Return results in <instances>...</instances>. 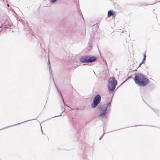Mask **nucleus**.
<instances>
[{"instance_id":"0eeeda50","label":"nucleus","mask_w":160,"mask_h":160,"mask_svg":"<svg viewBox=\"0 0 160 160\" xmlns=\"http://www.w3.org/2000/svg\"><path fill=\"white\" fill-rule=\"evenodd\" d=\"M114 13L115 12L112 10L109 11L108 12V17L113 15Z\"/></svg>"},{"instance_id":"9d476101","label":"nucleus","mask_w":160,"mask_h":160,"mask_svg":"<svg viewBox=\"0 0 160 160\" xmlns=\"http://www.w3.org/2000/svg\"><path fill=\"white\" fill-rule=\"evenodd\" d=\"M48 67H49V70L50 71V63L49 59V58H48Z\"/></svg>"},{"instance_id":"f8f14e48","label":"nucleus","mask_w":160,"mask_h":160,"mask_svg":"<svg viewBox=\"0 0 160 160\" xmlns=\"http://www.w3.org/2000/svg\"><path fill=\"white\" fill-rule=\"evenodd\" d=\"M57 0H51V2L52 3L55 2Z\"/></svg>"},{"instance_id":"1a4fd4ad","label":"nucleus","mask_w":160,"mask_h":160,"mask_svg":"<svg viewBox=\"0 0 160 160\" xmlns=\"http://www.w3.org/2000/svg\"><path fill=\"white\" fill-rule=\"evenodd\" d=\"M146 58V56L145 55V54H144L143 55V59L142 62V63H144L145 62Z\"/></svg>"},{"instance_id":"39448f33","label":"nucleus","mask_w":160,"mask_h":160,"mask_svg":"<svg viewBox=\"0 0 160 160\" xmlns=\"http://www.w3.org/2000/svg\"><path fill=\"white\" fill-rule=\"evenodd\" d=\"M88 56H84L80 58V61L82 62H88Z\"/></svg>"},{"instance_id":"20e7f679","label":"nucleus","mask_w":160,"mask_h":160,"mask_svg":"<svg viewBox=\"0 0 160 160\" xmlns=\"http://www.w3.org/2000/svg\"><path fill=\"white\" fill-rule=\"evenodd\" d=\"M101 101V96L99 94L96 95L93 99V103L91 104L92 107L93 108L96 107L100 103Z\"/></svg>"},{"instance_id":"9b49d317","label":"nucleus","mask_w":160,"mask_h":160,"mask_svg":"<svg viewBox=\"0 0 160 160\" xmlns=\"http://www.w3.org/2000/svg\"><path fill=\"white\" fill-rule=\"evenodd\" d=\"M60 95H61V98H62V101H63V102L64 104V105H65V103H64V99H63V98H62V95H61V93H60Z\"/></svg>"},{"instance_id":"dca6fc26","label":"nucleus","mask_w":160,"mask_h":160,"mask_svg":"<svg viewBox=\"0 0 160 160\" xmlns=\"http://www.w3.org/2000/svg\"><path fill=\"white\" fill-rule=\"evenodd\" d=\"M20 123H19V124H20ZM18 124H16L15 125H18Z\"/></svg>"},{"instance_id":"423d86ee","label":"nucleus","mask_w":160,"mask_h":160,"mask_svg":"<svg viewBox=\"0 0 160 160\" xmlns=\"http://www.w3.org/2000/svg\"><path fill=\"white\" fill-rule=\"evenodd\" d=\"M88 62H93L96 59V58L94 56H88Z\"/></svg>"},{"instance_id":"4468645a","label":"nucleus","mask_w":160,"mask_h":160,"mask_svg":"<svg viewBox=\"0 0 160 160\" xmlns=\"http://www.w3.org/2000/svg\"><path fill=\"white\" fill-rule=\"evenodd\" d=\"M142 63H142V62H141V63L140 64L139 66H140V65H141V64H142Z\"/></svg>"},{"instance_id":"f257e3e1","label":"nucleus","mask_w":160,"mask_h":160,"mask_svg":"<svg viewBox=\"0 0 160 160\" xmlns=\"http://www.w3.org/2000/svg\"><path fill=\"white\" fill-rule=\"evenodd\" d=\"M134 80L136 84L142 86L146 85L149 82V80L145 76L140 73L136 75Z\"/></svg>"},{"instance_id":"6e6552de","label":"nucleus","mask_w":160,"mask_h":160,"mask_svg":"<svg viewBox=\"0 0 160 160\" xmlns=\"http://www.w3.org/2000/svg\"><path fill=\"white\" fill-rule=\"evenodd\" d=\"M44 2L46 3V5H48L50 3V0H45Z\"/></svg>"},{"instance_id":"ddd939ff","label":"nucleus","mask_w":160,"mask_h":160,"mask_svg":"<svg viewBox=\"0 0 160 160\" xmlns=\"http://www.w3.org/2000/svg\"><path fill=\"white\" fill-rule=\"evenodd\" d=\"M7 6H8V7H9V4H7Z\"/></svg>"},{"instance_id":"f3484780","label":"nucleus","mask_w":160,"mask_h":160,"mask_svg":"<svg viewBox=\"0 0 160 160\" xmlns=\"http://www.w3.org/2000/svg\"><path fill=\"white\" fill-rule=\"evenodd\" d=\"M10 126H9V127H10ZM8 128V127H6V128Z\"/></svg>"},{"instance_id":"2eb2a0df","label":"nucleus","mask_w":160,"mask_h":160,"mask_svg":"<svg viewBox=\"0 0 160 160\" xmlns=\"http://www.w3.org/2000/svg\"><path fill=\"white\" fill-rule=\"evenodd\" d=\"M2 27V26L0 27V28H1Z\"/></svg>"},{"instance_id":"7ed1b4c3","label":"nucleus","mask_w":160,"mask_h":160,"mask_svg":"<svg viewBox=\"0 0 160 160\" xmlns=\"http://www.w3.org/2000/svg\"><path fill=\"white\" fill-rule=\"evenodd\" d=\"M117 81L114 78H110L108 80V88L110 92H112L117 84Z\"/></svg>"},{"instance_id":"f03ea898","label":"nucleus","mask_w":160,"mask_h":160,"mask_svg":"<svg viewBox=\"0 0 160 160\" xmlns=\"http://www.w3.org/2000/svg\"><path fill=\"white\" fill-rule=\"evenodd\" d=\"M110 104V102H108L103 105H99L98 108L101 110V112L99 114V116L102 118H105L106 116V111L108 108Z\"/></svg>"},{"instance_id":"a211bd4d","label":"nucleus","mask_w":160,"mask_h":160,"mask_svg":"<svg viewBox=\"0 0 160 160\" xmlns=\"http://www.w3.org/2000/svg\"><path fill=\"white\" fill-rule=\"evenodd\" d=\"M102 137H101V138H100V139H101V137H102Z\"/></svg>"}]
</instances>
